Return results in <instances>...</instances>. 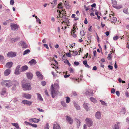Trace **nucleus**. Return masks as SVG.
<instances>
[{"label":"nucleus","instance_id":"nucleus-33","mask_svg":"<svg viewBox=\"0 0 129 129\" xmlns=\"http://www.w3.org/2000/svg\"><path fill=\"white\" fill-rule=\"evenodd\" d=\"M123 12L127 14H129V13L128 12V9L125 8L123 10Z\"/></svg>","mask_w":129,"mask_h":129},{"label":"nucleus","instance_id":"nucleus-57","mask_svg":"<svg viewBox=\"0 0 129 129\" xmlns=\"http://www.w3.org/2000/svg\"><path fill=\"white\" fill-rule=\"evenodd\" d=\"M4 59L3 56L0 55V60H3Z\"/></svg>","mask_w":129,"mask_h":129},{"label":"nucleus","instance_id":"nucleus-42","mask_svg":"<svg viewBox=\"0 0 129 129\" xmlns=\"http://www.w3.org/2000/svg\"><path fill=\"white\" fill-rule=\"evenodd\" d=\"M112 20H113V21H112V22H115L116 21L117 19L116 17H113L112 18Z\"/></svg>","mask_w":129,"mask_h":129},{"label":"nucleus","instance_id":"nucleus-1","mask_svg":"<svg viewBox=\"0 0 129 129\" xmlns=\"http://www.w3.org/2000/svg\"><path fill=\"white\" fill-rule=\"evenodd\" d=\"M54 86V87L53 84L51 85V94L53 98H54L55 96L57 94L58 91L56 90L59 88V85L57 83H55Z\"/></svg>","mask_w":129,"mask_h":129},{"label":"nucleus","instance_id":"nucleus-43","mask_svg":"<svg viewBox=\"0 0 129 129\" xmlns=\"http://www.w3.org/2000/svg\"><path fill=\"white\" fill-rule=\"evenodd\" d=\"M69 71L71 73H73L74 72V70L71 67L69 68L68 69Z\"/></svg>","mask_w":129,"mask_h":129},{"label":"nucleus","instance_id":"nucleus-34","mask_svg":"<svg viewBox=\"0 0 129 129\" xmlns=\"http://www.w3.org/2000/svg\"><path fill=\"white\" fill-rule=\"evenodd\" d=\"M19 39V38L18 37L16 38L15 39L12 38L11 39V41H13L14 42H15L18 41Z\"/></svg>","mask_w":129,"mask_h":129},{"label":"nucleus","instance_id":"nucleus-51","mask_svg":"<svg viewBox=\"0 0 129 129\" xmlns=\"http://www.w3.org/2000/svg\"><path fill=\"white\" fill-rule=\"evenodd\" d=\"M66 55L68 57H71V54L69 53H66Z\"/></svg>","mask_w":129,"mask_h":129},{"label":"nucleus","instance_id":"nucleus-49","mask_svg":"<svg viewBox=\"0 0 129 129\" xmlns=\"http://www.w3.org/2000/svg\"><path fill=\"white\" fill-rule=\"evenodd\" d=\"M30 125L33 126V127L36 128L37 127V125L36 124H32L31 123Z\"/></svg>","mask_w":129,"mask_h":129},{"label":"nucleus","instance_id":"nucleus-64","mask_svg":"<svg viewBox=\"0 0 129 129\" xmlns=\"http://www.w3.org/2000/svg\"><path fill=\"white\" fill-rule=\"evenodd\" d=\"M24 123H25L26 124V125H27L28 124L29 125H30V124H31V123L29 122H27L26 121H25V122H24Z\"/></svg>","mask_w":129,"mask_h":129},{"label":"nucleus","instance_id":"nucleus-6","mask_svg":"<svg viewBox=\"0 0 129 129\" xmlns=\"http://www.w3.org/2000/svg\"><path fill=\"white\" fill-rule=\"evenodd\" d=\"M16 55L15 52H10L8 53L7 55L8 57H13L15 56Z\"/></svg>","mask_w":129,"mask_h":129},{"label":"nucleus","instance_id":"nucleus-44","mask_svg":"<svg viewBox=\"0 0 129 129\" xmlns=\"http://www.w3.org/2000/svg\"><path fill=\"white\" fill-rule=\"evenodd\" d=\"M62 5V3H60L58 5V8L59 9H62L63 7H61Z\"/></svg>","mask_w":129,"mask_h":129},{"label":"nucleus","instance_id":"nucleus-50","mask_svg":"<svg viewBox=\"0 0 129 129\" xmlns=\"http://www.w3.org/2000/svg\"><path fill=\"white\" fill-rule=\"evenodd\" d=\"M80 34L83 37L84 35V31L83 30L81 31H80Z\"/></svg>","mask_w":129,"mask_h":129},{"label":"nucleus","instance_id":"nucleus-60","mask_svg":"<svg viewBox=\"0 0 129 129\" xmlns=\"http://www.w3.org/2000/svg\"><path fill=\"white\" fill-rule=\"evenodd\" d=\"M115 91V90L114 89L112 88L111 90V92L112 93H114Z\"/></svg>","mask_w":129,"mask_h":129},{"label":"nucleus","instance_id":"nucleus-19","mask_svg":"<svg viewBox=\"0 0 129 129\" xmlns=\"http://www.w3.org/2000/svg\"><path fill=\"white\" fill-rule=\"evenodd\" d=\"M53 129H61L60 126L57 123L54 124L53 126Z\"/></svg>","mask_w":129,"mask_h":129},{"label":"nucleus","instance_id":"nucleus-18","mask_svg":"<svg viewBox=\"0 0 129 129\" xmlns=\"http://www.w3.org/2000/svg\"><path fill=\"white\" fill-rule=\"evenodd\" d=\"M20 68V66H18L16 67V69L15 72V74L18 75L19 74V68Z\"/></svg>","mask_w":129,"mask_h":129},{"label":"nucleus","instance_id":"nucleus-2","mask_svg":"<svg viewBox=\"0 0 129 129\" xmlns=\"http://www.w3.org/2000/svg\"><path fill=\"white\" fill-rule=\"evenodd\" d=\"M3 85H5L8 87H9L13 84V82L10 80H5L3 81L1 83Z\"/></svg>","mask_w":129,"mask_h":129},{"label":"nucleus","instance_id":"nucleus-48","mask_svg":"<svg viewBox=\"0 0 129 129\" xmlns=\"http://www.w3.org/2000/svg\"><path fill=\"white\" fill-rule=\"evenodd\" d=\"M49 126L48 123H47L46 124V127L44 128V129H49Z\"/></svg>","mask_w":129,"mask_h":129},{"label":"nucleus","instance_id":"nucleus-11","mask_svg":"<svg viewBox=\"0 0 129 129\" xmlns=\"http://www.w3.org/2000/svg\"><path fill=\"white\" fill-rule=\"evenodd\" d=\"M21 103L24 105H30L32 104L33 102L26 100H23L22 101Z\"/></svg>","mask_w":129,"mask_h":129},{"label":"nucleus","instance_id":"nucleus-13","mask_svg":"<svg viewBox=\"0 0 129 129\" xmlns=\"http://www.w3.org/2000/svg\"><path fill=\"white\" fill-rule=\"evenodd\" d=\"M36 74L37 76L40 79L42 80L43 78V75L41 74L40 72L37 71L36 72Z\"/></svg>","mask_w":129,"mask_h":129},{"label":"nucleus","instance_id":"nucleus-9","mask_svg":"<svg viewBox=\"0 0 129 129\" xmlns=\"http://www.w3.org/2000/svg\"><path fill=\"white\" fill-rule=\"evenodd\" d=\"M22 97L27 99H30L31 97V95L27 93H24L22 94Z\"/></svg>","mask_w":129,"mask_h":129},{"label":"nucleus","instance_id":"nucleus-16","mask_svg":"<svg viewBox=\"0 0 129 129\" xmlns=\"http://www.w3.org/2000/svg\"><path fill=\"white\" fill-rule=\"evenodd\" d=\"M11 71L10 69H8L6 70L4 72V75L5 76H8L10 74Z\"/></svg>","mask_w":129,"mask_h":129},{"label":"nucleus","instance_id":"nucleus-36","mask_svg":"<svg viewBox=\"0 0 129 129\" xmlns=\"http://www.w3.org/2000/svg\"><path fill=\"white\" fill-rule=\"evenodd\" d=\"M126 110L124 108H122L121 110V112L122 114H124L125 113Z\"/></svg>","mask_w":129,"mask_h":129},{"label":"nucleus","instance_id":"nucleus-47","mask_svg":"<svg viewBox=\"0 0 129 129\" xmlns=\"http://www.w3.org/2000/svg\"><path fill=\"white\" fill-rule=\"evenodd\" d=\"M57 0H54L52 3H51V4H54V6L56 5L57 4Z\"/></svg>","mask_w":129,"mask_h":129},{"label":"nucleus","instance_id":"nucleus-54","mask_svg":"<svg viewBox=\"0 0 129 129\" xmlns=\"http://www.w3.org/2000/svg\"><path fill=\"white\" fill-rule=\"evenodd\" d=\"M118 38V36H116L113 37V39L114 40H117Z\"/></svg>","mask_w":129,"mask_h":129},{"label":"nucleus","instance_id":"nucleus-8","mask_svg":"<svg viewBox=\"0 0 129 129\" xmlns=\"http://www.w3.org/2000/svg\"><path fill=\"white\" fill-rule=\"evenodd\" d=\"M19 44L22 46V48H26L27 47V45L25 42L23 41H21L19 43Z\"/></svg>","mask_w":129,"mask_h":129},{"label":"nucleus","instance_id":"nucleus-35","mask_svg":"<svg viewBox=\"0 0 129 129\" xmlns=\"http://www.w3.org/2000/svg\"><path fill=\"white\" fill-rule=\"evenodd\" d=\"M113 128L114 129H118L119 128V126L118 125L115 124L114 125V127H113Z\"/></svg>","mask_w":129,"mask_h":129},{"label":"nucleus","instance_id":"nucleus-23","mask_svg":"<svg viewBox=\"0 0 129 129\" xmlns=\"http://www.w3.org/2000/svg\"><path fill=\"white\" fill-rule=\"evenodd\" d=\"M83 106L86 111L88 110V104L86 103H84L83 105Z\"/></svg>","mask_w":129,"mask_h":129},{"label":"nucleus","instance_id":"nucleus-58","mask_svg":"<svg viewBox=\"0 0 129 129\" xmlns=\"http://www.w3.org/2000/svg\"><path fill=\"white\" fill-rule=\"evenodd\" d=\"M14 3V1L13 0H11L10 1V4L11 5H13Z\"/></svg>","mask_w":129,"mask_h":129},{"label":"nucleus","instance_id":"nucleus-39","mask_svg":"<svg viewBox=\"0 0 129 129\" xmlns=\"http://www.w3.org/2000/svg\"><path fill=\"white\" fill-rule=\"evenodd\" d=\"M76 32V31H71V33L72 34V36L74 37H76V35L75 34V32Z\"/></svg>","mask_w":129,"mask_h":129},{"label":"nucleus","instance_id":"nucleus-27","mask_svg":"<svg viewBox=\"0 0 129 129\" xmlns=\"http://www.w3.org/2000/svg\"><path fill=\"white\" fill-rule=\"evenodd\" d=\"M12 125L15 126L18 129L19 126L18 124L17 123H12Z\"/></svg>","mask_w":129,"mask_h":129},{"label":"nucleus","instance_id":"nucleus-30","mask_svg":"<svg viewBox=\"0 0 129 129\" xmlns=\"http://www.w3.org/2000/svg\"><path fill=\"white\" fill-rule=\"evenodd\" d=\"M30 52V50L29 49H27L24 51L23 54V55H25Z\"/></svg>","mask_w":129,"mask_h":129},{"label":"nucleus","instance_id":"nucleus-55","mask_svg":"<svg viewBox=\"0 0 129 129\" xmlns=\"http://www.w3.org/2000/svg\"><path fill=\"white\" fill-rule=\"evenodd\" d=\"M37 108L38 110L40 112H44V111L42 109H40L39 108Z\"/></svg>","mask_w":129,"mask_h":129},{"label":"nucleus","instance_id":"nucleus-56","mask_svg":"<svg viewBox=\"0 0 129 129\" xmlns=\"http://www.w3.org/2000/svg\"><path fill=\"white\" fill-rule=\"evenodd\" d=\"M74 64L76 66H77L79 65V63L78 61H75L74 62Z\"/></svg>","mask_w":129,"mask_h":129},{"label":"nucleus","instance_id":"nucleus-59","mask_svg":"<svg viewBox=\"0 0 129 129\" xmlns=\"http://www.w3.org/2000/svg\"><path fill=\"white\" fill-rule=\"evenodd\" d=\"M44 47H45V48H46L47 49H49V48L48 47V45L46 44H44Z\"/></svg>","mask_w":129,"mask_h":129},{"label":"nucleus","instance_id":"nucleus-32","mask_svg":"<svg viewBox=\"0 0 129 129\" xmlns=\"http://www.w3.org/2000/svg\"><path fill=\"white\" fill-rule=\"evenodd\" d=\"M90 99L91 102L94 103L96 102V100L94 98L91 97L90 98Z\"/></svg>","mask_w":129,"mask_h":129},{"label":"nucleus","instance_id":"nucleus-3","mask_svg":"<svg viewBox=\"0 0 129 129\" xmlns=\"http://www.w3.org/2000/svg\"><path fill=\"white\" fill-rule=\"evenodd\" d=\"M22 85L23 90L25 91L30 90L31 89V88L29 83H23Z\"/></svg>","mask_w":129,"mask_h":129},{"label":"nucleus","instance_id":"nucleus-63","mask_svg":"<svg viewBox=\"0 0 129 129\" xmlns=\"http://www.w3.org/2000/svg\"><path fill=\"white\" fill-rule=\"evenodd\" d=\"M116 94L118 96H119L120 95V93L119 91H117L116 92Z\"/></svg>","mask_w":129,"mask_h":129},{"label":"nucleus","instance_id":"nucleus-45","mask_svg":"<svg viewBox=\"0 0 129 129\" xmlns=\"http://www.w3.org/2000/svg\"><path fill=\"white\" fill-rule=\"evenodd\" d=\"M111 54H108V57H107L108 59L109 60H110L111 59Z\"/></svg>","mask_w":129,"mask_h":129},{"label":"nucleus","instance_id":"nucleus-15","mask_svg":"<svg viewBox=\"0 0 129 129\" xmlns=\"http://www.w3.org/2000/svg\"><path fill=\"white\" fill-rule=\"evenodd\" d=\"M28 79H31L33 77V74L30 72H27L26 73Z\"/></svg>","mask_w":129,"mask_h":129},{"label":"nucleus","instance_id":"nucleus-12","mask_svg":"<svg viewBox=\"0 0 129 129\" xmlns=\"http://www.w3.org/2000/svg\"><path fill=\"white\" fill-rule=\"evenodd\" d=\"M112 3L113 5H114L113 6L114 8L118 9H120L122 8L121 7H116V5L117 4V2L116 1L114 0H112Z\"/></svg>","mask_w":129,"mask_h":129},{"label":"nucleus","instance_id":"nucleus-20","mask_svg":"<svg viewBox=\"0 0 129 129\" xmlns=\"http://www.w3.org/2000/svg\"><path fill=\"white\" fill-rule=\"evenodd\" d=\"M37 95V100L40 101H43V99L41 96V95L39 93H36V94Z\"/></svg>","mask_w":129,"mask_h":129},{"label":"nucleus","instance_id":"nucleus-46","mask_svg":"<svg viewBox=\"0 0 129 129\" xmlns=\"http://www.w3.org/2000/svg\"><path fill=\"white\" fill-rule=\"evenodd\" d=\"M75 120L77 122V123L79 124V126L80 125V123H81V122L80 121L77 119L75 118Z\"/></svg>","mask_w":129,"mask_h":129},{"label":"nucleus","instance_id":"nucleus-10","mask_svg":"<svg viewBox=\"0 0 129 129\" xmlns=\"http://www.w3.org/2000/svg\"><path fill=\"white\" fill-rule=\"evenodd\" d=\"M11 27L12 30H15L18 29V26L16 24L12 23L10 25Z\"/></svg>","mask_w":129,"mask_h":129},{"label":"nucleus","instance_id":"nucleus-29","mask_svg":"<svg viewBox=\"0 0 129 129\" xmlns=\"http://www.w3.org/2000/svg\"><path fill=\"white\" fill-rule=\"evenodd\" d=\"M72 52L73 53H72V55L74 56H75L78 54V51H72L71 52Z\"/></svg>","mask_w":129,"mask_h":129},{"label":"nucleus","instance_id":"nucleus-24","mask_svg":"<svg viewBox=\"0 0 129 129\" xmlns=\"http://www.w3.org/2000/svg\"><path fill=\"white\" fill-rule=\"evenodd\" d=\"M22 71H23L27 70L28 67L27 66H22L21 68Z\"/></svg>","mask_w":129,"mask_h":129},{"label":"nucleus","instance_id":"nucleus-21","mask_svg":"<svg viewBox=\"0 0 129 129\" xmlns=\"http://www.w3.org/2000/svg\"><path fill=\"white\" fill-rule=\"evenodd\" d=\"M40 120L39 119H37L36 118H31L29 120L30 121H31L32 122H34L36 123L38 122Z\"/></svg>","mask_w":129,"mask_h":129},{"label":"nucleus","instance_id":"nucleus-53","mask_svg":"<svg viewBox=\"0 0 129 129\" xmlns=\"http://www.w3.org/2000/svg\"><path fill=\"white\" fill-rule=\"evenodd\" d=\"M13 102L15 103H17V102H18V100L16 98H15L14 99Z\"/></svg>","mask_w":129,"mask_h":129},{"label":"nucleus","instance_id":"nucleus-61","mask_svg":"<svg viewBox=\"0 0 129 129\" xmlns=\"http://www.w3.org/2000/svg\"><path fill=\"white\" fill-rule=\"evenodd\" d=\"M108 67L109 68V69L112 70L113 68V67L112 66L109 65L108 66Z\"/></svg>","mask_w":129,"mask_h":129},{"label":"nucleus","instance_id":"nucleus-4","mask_svg":"<svg viewBox=\"0 0 129 129\" xmlns=\"http://www.w3.org/2000/svg\"><path fill=\"white\" fill-rule=\"evenodd\" d=\"M86 124L89 127L92 125L93 122L91 119L89 118H86L85 119Z\"/></svg>","mask_w":129,"mask_h":129},{"label":"nucleus","instance_id":"nucleus-17","mask_svg":"<svg viewBox=\"0 0 129 129\" xmlns=\"http://www.w3.org/2000/svg\"><path fill=\"white\" fill-rule=\"evenodd\" d=\"M13 64V62L11 61L8 62L6 64L5 66L6 68H10L12 67Z\"/></svg>","mask_w":129,"mask_h":129},{"label":"nucleus","instance_id":"nucleus-26","mask_svg":"<svg viewBox=\"0 0 129 129\" xmlns=\"http://www.w3.org/2000/svg\"><path fill=\"white\" fill-rule=\"evenodd\" d=\"M65 6L67 8H69L70 7L69 6V4L68 2L66 1L64 3Z\"/></svg>","mask_w":129,"mask_h":129},{"label":"nucleus","instance_id":"nucleus-40","mask_svg":"<svg viewBox=\"0 0 129 129\" xmlns=\"http://www.w3.org/2000/svg\"><path fill=\"white\" fill-rule=\"evenodd\" d=\"M61 103L62 105L64 107H66L67 106L65 102L63 101H62L61 102Z\"/></svg>","mask_w":129,"mask_h":129},{"label":"nucleus","instance_id":"nucleus-28","mask_svg":"<svg viewBox=\"0 0 129 129\" xmlns=\"http://www.w3.org/2000/svg\"><path fill=\"white\" fill-rule=\"evenodd\" d=\"M6 93V88H4L2 89V92H1V95H4Z\"/></svg>","mask_w":129,"mask_h":129},{"label":"nucleus","instance_id":"nucleus-37","mask_svg":"<svg viewBox=\"0 0 129 129\" xmlns=\"http://www.w3.org/2000/svg\"><path fill=\"white\" fill-rule=\"evenodd\" d=\"M37 22H39L40 24H41V20L37 16H35Z\"/></svg>","mask_w":129,"mask_h":129},{"label":"nucleus","instance_id":"nucleus-62","mask_svg":"<svg viewBox=\"0 0 129 129\" xmlns=\"http://www.w3.org/2000/svg\"><path fill=\"white\" fill-rule=\"evenodd\" d=\"M83 63L85 66L87 63V62L86 60H84L83 62Z\"/></svg>","mask_w":129,"mask_h":129},{"label":"nucleus","instance_id":"nucleus-52","mask_svg":"<svg viewBox=\"0 0 129 129\" xmlns=\"http://www.w3.org/2000/svg\"><path fill=\"white\" fill-rule=\"evenodd\" d=\"M41 84L42 85L44 86L46 85V83L45 81H42L41 82Z\"/></svg>","mask_w":129,"mask_h":129},{"label":"nucleus","instance_id":"nucleus-14","mask_svg":"<svg viewBox=\"0 0 129 129\" xmlns=\"http://www.w3.org/2000/svg\"><path fill=\"white\" fill-rule=\"evenodd\" d=\"M95 116L97 119H100L101 117V113L99 111L95 113Z\"/></svg>","mask_w":129,"mask_h":129},{"label":"nucleus","instance_id":"nucleus-22","mask_svg":"<svg viewBox=\"0 0 129 129\" xmlns=\"http://www.w3.org/2000/svg\"><path fill=\"white\" fill-rule=\"evenodd\" d=\"M74 106L77 110H80V108L79 105L77 104L75 102H74Z\"/></svg>","mask_w":129,"mask_h":129},{"label":"nucleus","instance_id":"nucleus-41","mask_svg":"<svg viewBox=\"0 0 129 129\" xmlns=\"http://www.w3.org/2000/svg\"><path fill=\"white\" fill-rule=\"evenodd\" d=\"M100 101L101 102L102 104L103 105H106V106H107V104L104 101H103L102 100H100Z\"/></svg>","mask_w":129,"mask_h":129},{"label":"nucleus","instance_id":"nucleus-38","mask_svg":"<svg viewBox=\"0 0 129 129\" xmlns=\"http://www.w3.org/2000/svg\"><path fill=\"white\" fill-rule=\"evenodd\" d=\"M66 102L67 103H69L70 101V98L69 97H66Z\"/></svg>","mask_w":129,"mask_h":129},{"label":"nucleus","instance_id":"nucleus-5","mask_svg":"<svg viewBox=\"0 0 129 129\" xmlns=\"http://www.w3.org/2000/svg\"><path fill=\"white\" fill-rule=\"evenodd\" d=\"M84 93L87 96H92L93 94L92 91L90 89H88L85 90Z\"/></svg>","mask_w":129,"mask_h":129},{"label":"nucleus","instance_id":"nucleus-31","mask_svg":"<svg viewBox=\"0 0 129 129\" xmlns=\"http://www.w3.org/2000/svg\"><path fill=\"white\" fill-rule=\"evenodd\" d=\"M13 84L17 86L19 85V83L17 82L16 80H14L12 81Z\"/></svg>","mask_w":129,"mask_h":129},{"label":"nucleus","instance_id":"nucleus-25","mask_svg":"<svg viewBox=\"0 0 129 129\" xmlns=\"http://www.w3.org/2000/svg\"><path fill=\"white\" fill-rule=\"evenodd\" d=\"M29 63L31 64H35L37 63V62L35 59H33L30 60L29 62Z\"/></svg>","mask_w":129,"mask_h":129},{"label":"nucleus","instance_id":"nucleus-7","mask_svg":"<svg viewBox=\"0 0 129 129\" xmlns=\"http://www.w3.org/2000/svg\"><path fill=\"white\" fill-rule=\"evenodd\" d=\"M66 120L70 124H72L73 123V120L70 117L68 116H66Z\"/></svg>","mask_w":129,"mask_h":129}]
</instances>
